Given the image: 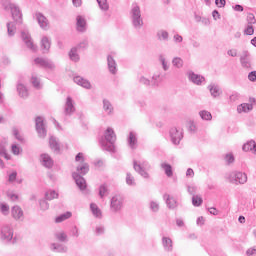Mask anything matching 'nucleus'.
Instances as JSON below:
<instances>
[{"mask_svg":"<svg viewBox=\"0 0 256 256\" xmlns=\"http://www.w3.org/2000/svg\"><path fill=\"white\" fill-rule=\"evenodd\" d=\"M6 27H7L8 37H15V34L17 33V27L15 26V23L8 22L6 24Z\"/></svg>","mask_w":256,"mask_h":256,"instance_id":"31","label":"nucleus"},{"mask_svg":"<svg viewBox=\"0 0 256 256\" xmlns=\"http://www.w3.org/2000/svg\"><path fill=\"white\" fill-rule=\"evenodd\" d=\"M71 217V212H66L64 214H61L60 216L56 217V222L57 223H63V221H67V219H70Z\"/></svg>","mask_w":256,"mask_h":256,"instance_id":"44","label":"nucleus"},{"mask_svg":"<svg viewBox=\"0 0 256 256\" xmlns=\"http://www.w3.org/2000/svg\"><path fill=\"white\" fill-rule=\"evenodd\" d=\"M105 195H107V186L101 185L99 187V196L101 197V199H103Z\"/></svg>","mask_w":256,"mask_h":256,"instance_id":"55","label":"nucleus"},{"mask_svg":"<svg viewBox=\"0 0 256 256\" xmlns=\"http://www.w3.org/2000/svg\"><path fill=\"white\" fill-rule=\"evenodd\" d=\"M227 179L230 183H234L235 185L238 183H240V185H244V183H247V174L234 171L228 175Z\"/></svg>","mask_w":256,"mask_h":256,"instance_id":"7","label":"nucleus"},{"mask_svg":"<svg viewBox=\"0 0 256 256\" xmlns=\"http://www.w3.org/2000/svg\"><path fill=\"white\" fill-rule=\"evenodd\" d=\"M162 245L164 247V250L168 253H171L173 251V240L169 237H163L162 238Z\"/></svg>","mask_w":256,"mask_h":256,"instance_id":"25","label":"nucleus"},{"mask_svg":"<svg viewBox=\"0 0 256 256\" xmlns=\"http://www.w3.org/2000/svg\"><path fill=\"white\" fill-rule=\"evenodd\" d=\"M199 116L203 121H211V119H213V115H211V112L207 110H201L199 112Z\"/></svg>","mask_w":256,"mask_h":256,"instance_id":"37","label":"nucleus"},{"mask_svg":"<svg viewBox=\"0 0 256 256\" xmlns=\"http://www.w3.org/2000/svg\"><path fill=\"white\" fill-rule=\"evenodd\" d=\"M127 143L130 149H137V133L130 132L127 139Z\"/></svg>","mask_w":256,"mask_h":256,"instance_id":"23","label":"nucleus"},{"mask_svg":"<svg viewBox=\"0 0 256 256\" xmlns=\"http://www.w3.org/2000/svg\"><path fill=\"white\" fill-rule=\"evenodd\" d=\"M192 205L194 207H201V205H203V198H201V196L196 195L192 197Z\"/></svg>","mask_w":256,"mask_h":256,"instance_id":"42","label":"nucleus"},{"mask_svg":"<svg viewBox=\"0 0 256 256\" xmlns=\"http://www.w3.org/2000/svg\"><path fill=\"white\" fill-rule=\"evenodd\" d=\"M186 187L189 195H192V197H195L197 195V186L187 185Z\"/></svg>","mask_w":256,"mask_h":256,"instance_id":"49","label":"nucleus"},{"mask_svg":"<svg viewBox=\"0 0 256 256\" xmlns=\"http://www.w3.org/2000/svg\"><path fill=\"white\" fill-rule=\"evenodd\" d=\"M40 209H42V211H47V209H49V202L46 200H40Z\"/></svg>","mask_w":256,"mask_h":256,"instance_id":"59","label":"nucleus"},{"mask_svg":"<svg viewBox=\"0 0 256 256\" xmlns=\"http://www.w3.org/2000/svg\"><path fill=\"white\" fill-rule=\"evenodd\" d=\"M69 57L71 59V61H74L75 63H77V61H79V54L77 53V48H72L69 52Z\"/></svg>","mask_w":256,"mask_h":256,"instance_id":"41","label":"nucleus"},{"mask_svg":"<svg viewBox=\"0 0 256 256\" xmlns=\"http://www.w3.org/2000/svg\"><path fill=\"white\" fill-rule=\"evenodd\" d=\"M163 199L166 202L168 209H177V200L175 199V197L169 194H164Z\"/></svg>","mask_w":256,"mask_h":256,"instance_id":"18","label":"nucleus"},{"mask_svg":"<svg viewBox=\"0 0 256 256\" xmlns=\"http://www.w3.org/2000/svg\"><path fill=\"white\" fill-rule=\"evenodd\" d=\"M11 215L15 219V221H23L24 213L21 206H13L11 208Z\"/></svg>","mask_w":256,"mask_h":256,"instance_id":"15","label":"nucleus"},{"mask_svg":"<svg viewBox=\"0 0 256 256\" xmlns=\"http://www.w3.org/2000/svg\"><path fill=\"white\" fill-rule=\"evenodd\" d=\"M188 79L194 83V85H203V83H205V77L196 74L193 71L188 72Z\"/></svg>","mask_w":256,"mask_h":256,"instance_id":"13","label":"nucleus"},{"mask_svg":"<svg viewBox=\"0 0 256 256\" xmlns=\"http://www.w3.org/2000/svg\"><path fill=\"white\" fill-rule=\"evenodd\" d=\"M139 84L144 85L145 87H149V85H151V80L145 76H140Z\"/></svg>","mask_w":256,"mask_h":256,"instance_id":"50","label":"nucleus"},{"mask_svg":"<svg viewBox=\"0 0 256 256\" xmlns=\"http://www.w3.org/2000/svg\"><path fill=\"white\" fill-rule=\"evenodd\" d=\"M51 250L56 253H67V246L59 243H53L51 244Z\"/></svg>","mask_w":256,"mask_h":256,"instance_id":"26","label":"nucleus"},{"mask_svg":"<svg viewBox=\"0 0 256 256\" xmlns=\"http://www.w3.org/2000/svg\"><path fill=\"white\" fill-rule=\"evenodd\" d=\"M103 233H105V227L104 226H96L95 235H103Z\"/></svg>","mask_w":256,"mask_h":256,"instance_id":"62","label":"nucleus"},{"mask_svg":"<svg viewBox=\"0 0 256 256\" xmlns=\"http://www.w3.org/2000/svg\"><path fill=\"white\" fill-rule=\"evenodd\" d=\"M246 21H247L248 25H255V23H256L255 15L253 13H248Z\"/></svg>","mask_w":256,"mask_h":256,"instance_id":"51","label":"nucleus"},{"mask_svg":"<svg viewBox=\"0 0 256 256\" xmlns=\"http://www.w3.org/2000/svg\"><path fill=\"white\" fill-rule=\"evenodd\" d=\"M107 65H108V70L112 75L117 74V62L115 61V58L113 56L108 55L107 56Z\"/></svg>","mask_w":256,"mask_h":256,"instance_id":"19","label":"nucleus"},{"mask_svg":"<svg viewBox=\"0 0 256 256\" xmlns=\"http://www.w3.org/2000/svg\"><path fill=\"white\" fill-rule=\"evenodd\" d=\"M255 140H250L247 143H245L242 147L243 151L247 152V151H254L255 149Z\"/></svg>","mask_w":256,"mask_h":256,"instance_id":"38","label":"nucleus"},{"mask_svg":"<svg viewBox=\"0 0 256 256\" xmlns=\"http://www.w3.org/2000/svg\"><path fill=\"white\" fill-rule=\"evenodd\" d=\"M75 161H82V164L77 166L76 172H73L72 177L80 191H85V189H87V181H85V178L81 175H87V173H89V164L84 163L83 153H78L75 157Z\"/></svg>","mask_w":256,"mask_h":256,"instance_id":"1","label":"nucleus"},{"mask_svg":"<svg viewBox=\"0 0 256 256\" xmlns=\"http://www.w3.org/2000/svg\"><path fill=\"white\" fill-rule=\"evenodd\" d=\"M74 83H76V85H80V87H83L84 89L91 88V82H89L88 80H86L85 78H83L81 76H75Z\"/></svg>","mask_w":256,"mask_h":256,"instance_id":"20","label":"nucleus"},{"mask_svg":"<svg viewBox=\"0 0 256 256\" xmlns=\"http://www.w3.org/2000/svg\"><path fill=\"white\" fill-rule=\"evenodd\" d=\"M130 19L132 21V25L134 29H141L143 27V17H141V8L137 3L132 4L130 10Z\"/></svg>","mask_w":256,"mask_h":256,"instance_id":"3","label":"nucleus"},{"mask_svg":"<svg viewBox=\"0 0 256 256\" xmlns=\"http://www.w3.org/2000/svg\"><path fill=\"white\" fill-rule=\"evenodd\" d=\"M133 167L136 173L141 175L144 179H149V169H151V164L147 162V160H142V161H133Z\"/></svg>","mask_w":256,"mask_h":256,"instance_id":"4","label":"nucleus"},{"mask_svg":"<svg viewBox=\"0 0 256 256\" xmlns=\"http://www.w3.org/2000/svg\"><path fill=\"white\" fill-rule=\"evenodd\" d=\"M31 83L35 89H41V80L35 74L32 75Z\"/></svg>","mask_w":256,"mask_h":256,"instance_id":"45","label":"nucleus"},{"mask_svg":"<svg viewBox=\"0 0 256 256\" xmlns=\"http://www.w3.org/2000/svg\"><path fill=\"white\" fill-rule=\"evenodd\" d=\"M158 60H159V63L162 65L163 71H169V62H167L165 55L160 54L158 56Z\"/></svg>","mask_w":256,"mask_h":256,"instance_id":"33","label":"nucleus"},{"mask_svg":"<svg viewBox=\"0 0 256 256\" xmlns=\"http://www.w3.org/2000/svg\"><path fill=\"white\" fill-rule=\"evenodd\" d=\"M158 41H169V32L160 30L157 32Z\"/></svg>","mask_w":256,"mask_h":256,"instance_id":"34","label":"nucleus"},{"mask_svg":"<svg viewBox=\"0 0 256 256\" xmlns=\"http://www.w3.org/2000/svg\"><path fill=\"white\" fill-rule=\"evenodd\" d=\"M34 63H35L36 65H40V67H45V65H46V63H47V59H45V58H36V59L34 60Z\"/></svg>","mask_w":256,"mask_h":256,"instance_id":"56","label":"nucleus"},{"mask_svg":"<svg viewBox=\"0 0 256 256\" xmlns=\"http://www.w3.org/2000/svg\"><path fill=\"white\" fill-rule=\"evenodd\" d=\"M207 89L210 91L211 97H213V99L221 97V94L223 93L221 87H219V85L216 84L208 85Z\"/></svg>","mask_w":256,"mask_h":256,"instance_id":"16","label":"nucleus"},{"mask_svg":"<svg viewBox=\"0 0 256 256\" xmlns=\"http://www.w3.org/2000/svg\"><path fill=\"white\" fill-rule=\"evenodd\" d=\"M55 238L60 241L61 243H67V233L61 231L55 234Z\"/></svg>","mask_w":256,"mask_h":256,"instance_id":"40","label":"nucleus"},{"mask_svg":"<svg viewBox=\"0 0 256 256\" xmlns=\"http://www.w3.org/2000/svg\"><path fill=\"white\" fill-rule=\"evenodd\" d=\"M103 109L105 111V113H107L108 115H111V113H113V104H111V102L107 99L103 100Z\"/></svg>","mask_w":256,"mask_h":256,"instance_id":"32","label":"nucleus"},{"mask_svg":"<svg viewBox=\"0 0 256 256\" xmlns=\"http://www.w3.org/2000/svg\"><path fill=\"white\" fill-rule=\"evenodd\" d=\"M0 211L3 215H9V206L6 203H1Z\"/></svg>","mask_w":256,"mask_h":256,"instance_id":"52","label":"nucleus"},{"mask_svg":"<svg viewBox=\"0 0 256 256\" xmlns=\"http://www.w3.org/2000/svg\"><path fill=\"white\" fill-rule=\"evenodd\" d=\"M3 7L6 11L10 9L12 19H14L15 23H23V14H21L19 6L11 2H4Z\"/></svg>","mask_w":256,"mask_h":256,"instance_id":"5","label":"nucleus"},{"mask_svg":"<svg viewBox=\"0 0 256 256\" xmlns=\"http://www.w3.org/2000/svg\"><path fill=\"white\" fill-rule=\"evenodd\" d=\"M35 122L38 137H40L41 139H45V137H47V128H45V122H43V118L41 116H38Z\"/></svg>","mask_w":256,"mask_h":256,"instance_id":"11","label":"nucleus"},{"mask_svg":"<svg viewBox=\"0 0 256 256\" xmlns=\"http://www.w3.org/2000/svg\"><path fill=\"white\" fill-rule=\"evenodd\" d=\"M252 110H253V105L252 104H248V103L240 104L237 107L238 113H249V111H252Z\"/></svg>","mask_w":256,"mask_h":256,"instance_id":"30","label":"nucleus"},{"mask_svg":"<svg viewBox=\"0 0 256 256\" xmlns=\"http://www.w3.org/2000/svg\"><path fill=\"white\" fill-rule=\"evenodd\" d=\"M170 139L173 145H179L183 139V128L172 127L170 129Z\"/></svg>","mask_w":256,"mask_h":256,"instance_id":"8","label":"nucleus"},{"mask_svg":"<svg viewBox=\"0 0 256 256\" xmlns=\"http://www.w3.org/2000/svg\"><path fill=\"white\" fill-rule=\"evenodd\" d=\"M12 133L18 141H23V136H21V134H19V130L17 128H13Z\"/></svg>","mask_w":256,"mask_h":256,"instance_id":"60","label":"nucleus"},{"mask_svg":"<svg viewBox=\"0 0 256 256\" xmlns=\"http://www.w3.org/2000/svg\"><path fill=\"white\" fill-rule=\"evenodd\" d=\"M161 167L164 170L165 175L168 177H173V167H171V164L162 163Z\"/></svg>","mask_w":256,"mask_h":256,"instance_id":"35","label":"nucleus"},{"mask_svg":"<svg viewBox=\"0 0 256 256\" xmlns=\"http://www.w3.org/2000/svg\"><path fill=\"white\" fill-rule=\"evenodd\" d=\"M245 35H253L255 33V29L253 28V24H247L245 30H244Z\"/></svg>","mask_w":256,"mask_h":256,"instance_id":"53","label":"nucleus"},{"mask_svg":"<svg viewBox=\"0 0 256 256\" xmlns=\"http://www.w3.org/2000/svg\"><path fill=\"white\" fill-rule=\"evenodd\" d=\"M17 92L22 99H27V97H29V90H27V87L22 83L17 84Z\"/></svg>","mask_w":256,"mask_h":256,"instance_id":"22","label":"nucleus"},{"mask_svg":"<svg viewBox=\"0 0 256 256\" xmlns=\"http://www.w3.org/2000/svg\"><path fill=\"white\" fill-rule=\"evenodd\" d=\"M49 143H50V148L53 151H59V143L57 142V139L55 137L51 136Z\"/></svg>","mask_w":256,"mask_h":256,"instance_id":"43","label":"nucleus"},{"mask_svg":"<svg viewBox=\"0 0 256 256\" xmlns=\"http://www.w3.org/2000/svg\"><path fill=\"white\" fill-rule=\"evenodd\" d=\"M22 41H24L26 47L32 51V53L37 52V45L33 43V38H31V34L28 31L21 32Z\"/></svg>","mask_w":256,"mask_h":256,"instance_id":"10","label":"nucleus"},{"mask_svg":"<svg viewBox=\"0 0 256 256\" xmlns=\"http://www.w3.org/2000/svg\"><path fill=\"white\" fill-rule=\"evenodd\" d=\"M59 194L55 190H49L45 193V198L47 201H53V199H57Z\"/></svg>","mask_w":256,"mask_h":256,"instance_id":"39","label":"nucleus"},{"mask_svg":"<svg viewBox=\"0 0 256 256\" xmlns=\"http://www.w3.org/2000/svg\"><path fill=\"white\" fill-rule=\"evenodd\" d=\"M241 95L237 92H234L230 95L229 99L231 103H235V101H239Z\"/></svg>","mask_w":256,"mask_h":256,"instance_id":"58","label":"nucleus"},{"mask_svg":"<svg viewBox=\"0 0 256 256\" xmlns=\"http://www.w3.org/2000/svg\"><path fill=\"white\" fill-rule=\"evenodd\" d=\"M110 209L112 213H119L123 209V197L115 195L110 201Z\"/></svg>","mask_w":256,"mask_h":256,"instance_id":"9","label":"nucleus"},{"mask_svg":"<svg viewBox=\"0 0 256 256\" xmlns=\"http://www.w3.org/2000/svg\"><path fill=\"white\" fill-rule=\"evenodd\" d=\"M0 157H4L7 161L11 159V156L7 153V142H0Z\"/></svg>","mask_w":256,"mask_h":256,"instance_id":"27","label":"nucleus"},{"mask_svg":"<svg viewBox=\"0 0 256 256\" xmlns=\"http://www.w3.org/2000/svg\"><path fill=\"white\" fill-rule=\"evenodd\" d=\"M172 65L175 69H183L184 62L181 57H174L172 59Z\"/></svg>","mask_w":256,"mask_h":256,"instance_id":"36","label":"nucleus"},{"mask_svg":"<svg viewBox=\"0 0 256 256\" xmlns=\"http://www.w3.org/2000/svg\"><path fill=\"white\" fill-rule=\"evenodd\" d=\"M162 81H163V73L156 72L152 76V85H153V87H159V83H161Z\"/></svg>","mask_w":256,"mask_h":256,"instance_id":"29","label":"nucleus"},{"mask_svg":"<svg viewBox=\"0 0 256 256\" xmlns=\"http://www.w3.org/2000/svg\"><path fill=\"white\" fill-rule=\"evenodd\" d=\"M88 46H89V42L87 40H84L78 44L76 49H87Z\"/></svg>","mask_w":256,"mask_h":256,"instance_id":"63","label":"nucleus"},{"mask_svg":"<svg viewBox=\"0 0 256 256\" xmlns=\"http://www.w3.org/2000/svg\"><path fill=\"white\" fill-rule=\"evenodd\" d=\"M41 49L43 53H49V49H51V40L47 36L41 39Z\"/></svg>","mask_w":256,"mask_h":256,"instance_id":"24","label":"nucleus"},{"mask_svg":"<svg viewBox=\"0 0 256 256\" xmlns=\"http://www.w3.org/2000/svg\"><path fill=\"white\" fill-rule=\"evenodd\" d=\"M36 19L41 29L44 31L49 29V20H47V17H45L42 13H36Z\"/></svg>","mask_w":256,"mask_h":256,"instance_id":"17","label":"nucleus"},{"mask_svg":"<svg viewBox=\"0 0 256 256\" xmlns=\"http://www.w3.org/2000/svg\"><path fill=\"white\" fill-rule=\"evenodd\" d=\"M40 159L42 161V165L46 167V169H51V167H53L54 162L51 156H49V154H42L40 156Z\"/></svg>","mask_w":256,"mask_h":256,"instance_id":"21","label":"nucleus"},{"mask_svg":"<svg viewBox=\"0 0 256 256\" xmlns=\"http://www.w3.org/2000/svg\"><path fill=\"white\" fill-rule=\"evenodd\" d=\"M14 230L13 225L11 224H4L0 231V237L2 241H5V243H16L15 238L13 237Z\"/></svg>","mask_w":256,"mask_h":256,"instance_id":"6","label":"nucleus"},{"mask_svg":"<svg viewBox=\"0 0 256 256\" xmlns=\"http://www.w3.org/2000/svg\"><path fill=\"white\" fill-rule=\"evenodd\" d=\"M126 183L130 187H135V185H137V183L135 182V178L133 177V175H131V173L126 174Z\"/></svg>","mask_w":256,"mask_h":256,"instance_id":"46","label":"nucleus"},{"mask_svg":"<svg viewBox=\"0 0 256 256\" xmlns=\"http://www.w3.org/2000/svg\"><path fill=\"white\" fill-rule=\"evenodd\" d=\"M76 29L79 33H85L87 31V20L83 16H77Z\"/></svg>","mask_w":256,"mask_h":256,"instance_id":"14","label":"nucleus"},{"mask_svg":"<svg viewBox=\"0 0 256 256\" xmlns=\"http://www.w3.org/2000/svg\"><path fill=\"white\" fill-rule=\"evenodd\" d=\"M17 180V171L12 172L8 176V183H14Z\"/></svg>","mask_w":256,"mask_h":256,"instance_id":"61","label":"nucleus"},{"mask_svg":"<svg viewBox=\"0 0 256 256\" xmlns=\"http://www.w3.org/2000/svg\"><path fill=\"white\" fill-rule=\"evenodd\" d=\"M97 3L101 11H109V4L107 3V0H97Z\"/></svg>","mask_w":256,"mask_h":256,"instance_id":"47","label":"nucleus"},{"mask_svg":"<svg viewBox=\"0 0 256 256\" xmlns=\"http://www.w3.org/2000/svg\"><path fill=\"white\" fill-rule=\"evenodd\" d=\"M240 63L245 69H251V60H249V58L240 60Z\"/></svg>","mask_w":256,"mask_h":256,"instance_id":"57","label":"nucleus"},{"mask_svg":"<svg viewBox=\"0 0 256 256\" xmlns=\"http://www.w3.org/2000/svg\"><path fill=\"white\" fill-rule=\"evenodd\" d=\"M249 81L255 82L256 81V71H252L248 74Z\"/></svg>","mask_w":256,"mask_h":256,"instance_id":"64","label":"nucleus"},{"mask_svg":"<svg viewBox=\"0 0 256 256\" xmlns=\"http://www.w3.org/2000/svg\"><path fill=\"white\" fill-rule=\"evenodd\" d=\"M90 209H91V212L94 215V217H96V219H101V217H103L101 209H99V206H97V204L91 203Z\"/></svg>","mask_w":256,"mask_h":256,"instance_id":"28","label":"nucleus"},{"mask_svg":"<svg viewBox=\"0 0 256 256\" xmlns=\"http://www.w3.org/2000/svg\"><path fill=\"white\" fill-rule=\"evenodd\" d=\"M150 209L153 211V213H157L159 211V204L157 201H151L150 202Z\"/></svg>","mask_w":256,"mask_h":256,"instance_id":"54","label":"nucleus"},{"mask_svg":"<svg viewBox=\"0 0 256 256\" xmlns=\"http://www.w3.org/2000/svg\"><path fill=\"white\" fill-rule=\"evenodd\" d=\"M115 141H117L115 131H113L111 128H107L104 133V137L100 139V145L103 151L113 153V151H115Z\"/></svg>","mask_w":256,"mask_h":256,"instance_id":"2","label":"nucleus"},{"mask_svg":"<svg viewBox=\"0 0 256 256\" xmlns=\"http://www.w3.org/2000/svg\"><path fill=\"white\" fill-rule=\"evenodd\" d=\"M75 111V102L73 101V98H71V96H68L64 105V115L71 116L74 114Z\"/></svg>","mask_w":256,"mask_h":256,"instance_id":"12","label":"nucleus"},{"mask_svg":"<svg viewBox=\"0 0 256 256\" xmlns=\"http://www.w3.org/2000/svg\"><path fill=\"white\" fill-rule=\"evenodd\" d=\"M11 151L13 155H21V153H23V148L17 144H12Z\"/></svg>","mask_w":256,"mask_h":256,"instance_id":"48","label":"nucleus"}]
</instances>
